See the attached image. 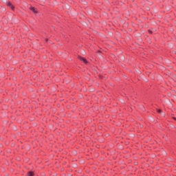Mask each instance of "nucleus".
I'll return each mask as SVG.
<instances>
[{
    "label": "nucleus",
    "mask_w": 176,
    "mask_h": 176,
    "mask_svg": "<svg viewBox=\"0 0 176 176\" xmlns=\"http://www.w3.org/2000/svg\"><path fill=\"white\" fill-rule=\"evenodd\" d=\"M79 59L80 60V61H82L84 64H86V65H87V64L89 63V62L87 61V59H86L85 58L79 56Z\"/></svg>",
    "instance_id": "1"
},
{
    "label": "nucleus",
    "mask_w": 176,
    "mask_h": 176,
    "mask_svg": "<svg viewBox=\"0 0 176 176\" xmlns=\"http://www.w3.org/2000/svg\"><path fill=\"white\" fill-rule=\"evenodd\" d=\"M7 6L10 8L12 9V10H14V6H13V4H12V3L8 2L7 3Z\"/></svg>",
    "instance_id": "2"
},
{
    "label": "nucleus",
    "mask_w": 176,
    "mask_h": 176,
    "mask_svg": "<svg viewBox=\"0 0 176 176\" xmlns=\"http://www.w3.org/2000/svg\"><path fill=\"white\" fill-rule=\"evenodd\" d=\"M30 10H32V12H34L35 13V14H36V13H38V10L36 8H35V7H30Z\"/></svg>",
    "instance_id": "3"
},
{
    "label": "nucleus",
    "mask_w": 176,
    "mask_h": 176,
    "mask_svg": "<svg viewBox=\"0 0 176 176\" xmlns=\"http://www.w3.org/2000/svg\"><path fill=\"white\" fill-rule=\"evenodd\" d=\"M34 175H35V173H34V171L30 170L28 173V176H34Z\"/></svg>",
    "instance_id": "4"
},
{
    "label": "nucleus",
    "mask_w": 176,
    "mask_h": 176,
    "mask_svg": "<svg viewBox=\"0 0 176 176\" xmlns=\"http://www.w3.org/2000/svg\"><path fill=\"white\" fill-rule=\"evenodd\" d=\"M157 112H158V113H162V109H158L157 110Z\"/></svg>",
    "instance_id": "5"
},
{
    "label": "nucleus",
    "mask_w": 176,
    "mask_h": 176,
    "mask_svg": "<svg viewBox=\"0 0 176 176\" xmlns=\"http://www.w3.org/2000/svg\"><path fill=\"white\" fill-rule=\"evenodd\" d=\"M149 34H153V32H152V30H148Z\"/></svg>",
    "instance_id": "6"
},
{
    "label": "nucleus",
    "mask_w": 176,
    "mask_h": 176,
    "mask_svg": "<svg viewBox=\"0 0 176 176\" xmlns=\"http://www.w3.org/2000/svg\"><path fill=\"white\" fill-rule=\"evenodd\" d=\"M49 41V38H45V42L47 43Z\"/></svg>",
    "instance_id": "7"
},
{
    "label": "nucleus",
    "mask_w": 176,
    "mask_h": 176,
    "mask_svg": "<svg viewBox=\"0 0 176 176\" xmlns=\"http://www.w3.org/2000/svg\"><path fill=\"white\" fill-rule=\"evenodd\" d=\"M172 119H173V120H175V122H176V118L175 117H173Z\"/></svg>",
    "instance_id": "8"
},
{
    "label": "nucleus",
    "mask_w": 176,
    "mask_h": 176,
    "mask_svg": "<svg viewBox=\"0 0 176 176\" xmlns=\"http://www.w3.org/2000/svg\"><path fill=\"white\" fill-rule=\"evenodd\" d=\"M34 69V68H32V70H33Z\"/></svg>",
    "instance_id": "9"
}]
</instances>
